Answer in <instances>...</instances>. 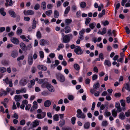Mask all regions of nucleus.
Masks as SVG:
<instances>
[{
	"label": "nucleus",
	"mask_w": 130,
	"mask_h": 130,
	"mask_svg": "<svg viewBox=\"0 0 130 130\" xmlns=\"http://www.w3.org/2000/svg\"><path fill=\"white\" fill-rule=\"evenodd\" d=\"M38 114L36 115V117L38 119H42L44 118L46 116V113L45 112H42L41 109L37 110Z\"/></svg>",
	"instance_id": "1"
},
{
	"label": "nucleus",
	"mask_w": 130,
	"mask_h": 130,
	"mask_svg": "<svg viewBox=\"0 0 130 130\" xmlns=\"http://www.w3.org/2000/svg\"><path fill=\"white\" fill-rule=\"evenodd\" d=\"M56 78L61 83L64 82L65 80L64 76L61 73H57L56 74Z\"/></svg>",
	"instance_id": "2"
},
{
	"label": "nucleus",
	"mask_w": 130,
	"mask_h": 130,
	"mask_svg": "<svg viewBox=\"0 0 130 130\" xmlns=\"http://www.w3.org/2000/svg\"><path fill=\"white\" fill-rule=\"evenodd\" d=\"M77 117L79 118L85 119L86 117V115L80 109H78L77 110Z\"/></svg>",
	"instance_id": "3"
},
{
	"label": "nucleus",
	"mask_w": 130,
	"mask_h": 130,
	"mask_svg": "<svg viewBox=\"0 0 130 130\" xmlns=\"http://www.w3.org/2000/svg\"><path fill=\"white\" fill-rule=\"evenodd\" d=\"M27 79L28 78L27 77H24L22 78L19 82V85L22 86H24L28 83Z\"/></svg>",
	"instance_id": "4"
},
{
	"label": "nucleus",
	"mask_w": 130,
	"mask_h": 130,
	"mask_svg": "<svg viewBox=\"0 0 130 130\" xmlns=\"http://www.w3.org/2000/svg\"><path fill=\"white\" fill-rule=\"evenodd\" d=\"M74 51L77 55H81L83 53L82 50L79 46H76L74 49Z\"/></svg>",
	"instance_id": "5"
},
{
	"label": "nucleus",
	"mask_w": 130,
	"mask_h": 130,
	"mask_svg": "<svg viewBox=\"0 0 130 130\" xmlns=\"http://www.w3.org/2000/svg\"><path fill=\"white\" fill-rule=\"evenodd\" d=\"M73 38V35L71 34L66 35L63 37V41H70Z\"/></svg>",
	"instance_id": "6"
},
{
	"label": "nucleus",
	"mask_w": 130,
	"mask_h": 130,
	"mask_svg": "<svg viewBox=\"0 0 130 130\" xmlns=\"http://www.w3.org/2000/svg\"><path fill=\"white\" fill-rule=\"evenodd\" d=\"M24 14L25 15H32L34 14V12L31 10H24L23 11Z\"/></svg>",
	"instance_id": "7"
},
{
	"label": "nucleus",
	"mask_w": 130,
	"mask_h": 130,
	"mask_svg": "<svg viewBox=\"0 0 130 130\" xmlns=\"http://www.w3.org/2000/svg\"><path fill=\"white\" fill-rule=\"evenodd\" d=\"M32 55L31 54H30L28 55V64L30 65H31L33 62V59L32 58Z\"/></svg>",
	"instance_id": "8"
},
{
	"label": "nucleus",
	"mask_w": 130,
	"mask_h": 130,
	"mask_svg": "<svg viewBox=\"0 0 130 130\" xmlns=\"http://www.w3.org/2000/svg\"><path fill=\"white\" fill-rule=\"evenodd\" d=\"M11 56L13 58L17 57L18 55V52L17 50H14L11 52Z\"/></svg>",
	"instance_id": "9"
},
{
	"label": "nucleus",
	"mask_w": 130,
	"mask_h": 130,
	"mask_svg": "<svg viewBox=\"0 0 130 130\" xmlns=\"http://www.w3.org/2000/svg\"><path fill=\"white\" fill-rule=\"evenodd\" d=\"M51 102L50 100H47L44 102V105L45 107H48L51 105Z\"/></svg>",
	"instance_id": "10"
},
{
	"label": "nucleus",
	"mask_w": 130,
	"mask_h": 130,
	"mask_svg": "<svg viewBox=\"0 0 130 130\" xmlns=\"http://www.w3.org/2000/svg\"><path fill=\"white\" fill-rule=\"evenodd\" d=\"M46 88L48 90L52 92H54V87L51 85L48 84L46 86Z\"/></svg>",
	"instance_id": "11"
},
{
	"label": "nucleus",
	"mask_w": 130,
	"mask_h": 130,
	"mask_svg": "<svg viewBox=\"0 0 130 130\" xmlns=\"http://www.w3.org/2000/svg\"><path fill=\"white\" fill-rule=\"evenodd\" d=\"M31 125H32V126L31 127V128L36 127L39 125L38 120H35L32 123V124H31Z\"/></svg>",
	"instance_id": "12"
},
{
	"label": "nucleus",
	"mask_w": 130,
	"mask_h": 130,
	"mask_svg": "<svg viewBox=\"0 0 130 130\" xmlns=\"http://www.w3.org/2000/svg\"><path fill=\"white\" fill-rule=\"evenodd\" d=\"M38 68L40 70L43 71H45L47 70V68L45 66L41 65L38 66Z\"/></svg>",
	"instance_id": "13"
},
{
	"label": "nucleus",
	"mask_w": 130,
	"mask_h": 130,
	"mask_svg": "<svg viewBox=\"0 0 130 130\" xmlns=\"http://www.w3.org/2000/svg\"><path fill=\"white\" fill-rule=\"evenodd\" d=\"M22 98V97L20 95H16L14 97V100L17 102L20 101Z\"/></svg>",
	"instance_id": "14"
},
{
	"label": "nucleus",
	"mask_w": 130,
	"mask_h": 130,
	"mask_svg": "<svg viewBox=\"0 0 130 130\" xmlns=\"http://www.w3.org/2000/svg\"><path fill=\"white\" fill-rule=\"evenodd\" d=\"M64 29L66 30L65 32L66 34H67L69 32H71L72 30L70 27L68 26L65 27Z\"/></svg>",
	"instance_id": "15"
},
{
	"label": "nucleus",
	"mask_w": 130,
	"mask_h": 130,
	"mask_svg": "<svg viewBox=\"0 0 130 130\" xmlns=\"http://www.w3.org/2000/svg\"><path fill=\"white\" fill-rule=\"evenodd\" d=\"M72 19H67L65 20V23L66 26H68L72 22Z\"/></svg>",
	"instance_id": "16"
},
{
	"label": "nucleus",
	"mask_w": 130,
	"mask_h": 130,
	"mask_svg": "<svg viewBox=\"0 0 130 130\" xmlns=\"http://www.w3.org/2000/svg\"><path fill=\"white\" fill-rule=\"evenodd\" d=\"M124 88L128 91L130 92V85L129 83H126L124 85Z\"/></svg>",
	"instance_id": "17"
},
{
	"label": "nucleus",
	"mask_w": 130,
	"mask_h": 130,
	"mask_svg": "<svg viewBox=\"0 0 130 130\" xmlns=\"http://www.w3.org/2000/svg\"><path fill=\"white\" fill-rule=\"evenodd\" d=\"M119 118L122 120L125 119V117L124 113L121 112L120 113L119 115Z\"/></svg>",
	"instance_id": "18"
},
{
	"label": "nucleus",
	"mask_w": 130,
	"mask_h": 130,
	"mask_svg": "<svg viewBox=\"0 0 130 130\" xmlns=\"http://www.w3.org/2000/svg\"><path fill=\"white\" fill-rule=\"evenodd\" d=\"M9 13L11 17L13 18L16 17V14L14 11L10 10L9 12Z\"/></svg>",
	"instance_id": "19"
},
{
	"label": "nucleus",
	"mask_w": 130,
	"mask_h": 130,
	"mask_svg": "<svg viewBox=\"0 0 130 130\" xmlns=\"http://www.w3.org/2000/svg\"><path fill=\"white\" fill-rule=\"evenodd\" d=\"M90 124L89 122H87L85 123L84 125V128L86 129H88L90 127Z\"/></svg>",
	"instance_id": "20"
},
{
	"label": "nucleus",
	"mask_w": 130,
	"mask_h": 130,
	"mask_svg": "<svg viewBox=\"0 0 130 130\" xmlns=\"http://www.w3.org/2000/svg\"><path fill=\"white\" fill-rule=\"evenodd\" d=\"M105 65H107L109 67H110L111 63L110 61L107 60H105L104 63Z\"/></svg>",
	"instance_id": "21"
},
{
	"label": "nucleus",
	"mask_w": 130,
	"mask_h": 130,
	"mask_svg": "<svg viewBox=\"0 0 130 130\" xmlns=\"http://www.w3.org/2000/svg\"><path fill=\"white\" fill-rule=\"evenodd\" d=\"M59 12L57 10L54 11V16L55 18H58L59 16Z\"/></svg>",
	"instance_id": "22"
},
{
	"label": "nucleus",
	"mask_w": 130,
	"mask_h": 130,
	"mask_svg": "<svg viewBox=\"0 0 130 130\" xmlns=\"http://www.w3.org/2000/svg\"><path fill=\"white\" fill-rule=\"evenodd\" d=\"M41 7L43 10H45L46 7V4L45 2L42 3L41 4Z\"/></svg>",
	"instance_id": "23"
},
{
	"label": "nucleus",
	"mask_w": 130,
	"mask_h": 130,
	"mask_svg": "<svg viewBox=\"0 0 130 130\" xmlns=\"http://www.w3.org/2000/svg\"><path fill=\"white\" fill-rule=\"evenodd\" d=\"M96 25V24L95 23H90L89 24V27L91 29H93L95 27Z\"/></svg>",
	"instance_id": "24"
},
{
	"label": "nucleus",
	"mask_w": 130,
	"mask_h": 130,
	"mask_svg": "<svg viewBox=\"0 0 130 130\" xmlns=\"http://www.w3.org/2000/svg\"><path fill=\"white\" fill-rule=\"evenodd\" d=\"M65 123V120L63 119H62L59 122V126L60 127H62L64 125Z\"/></svg>",
	"instance_id": "25"
},
{
	"label": "nucleus",
	"mask_w": 130,
	"mask_h": 130,
	"mask_svg": "<svg viewBox=\"0 0 130 130\" xmlns=\"http://www.w3.org/2000/svg\"><path fill=\"white\" fill-rule=\"evenodd\" d=\"M36 26V22L35 21V19L34 18L32 24V28L33 29H34L35 28Z\"/></svg>",
	"instance_id": "26"
},
{
	"label": "nucleus",
	"mask_w": 130,
	"mask_h": 130,
	"mask_svg": "<svg viewBox=\"0 0 130 130\" xmlns=\"http://www.w3.org/2000/svg\"><path fill=\"white\" fill-rule=\"evenodd\" d=\"M40 44L41 45H48L49 43V41H40Z\"/></svg>",
	"instance_id": "27"
},
{
	"label": "nucleus",
	"mask_w": 130,
	"mask_h": 130,
	"mask_svg": "<svg viewBox=\"0 0 130 130\" xmlns=\"http://www.w3.org/2000/svg\"><path fill=\"white\" fill-rule=\"evenodd\" d=\"M38 106V105H33L31 108L30 111L31 112H32L34 111L35 109L37 108Z\"/></svg>",
	"instance_id": "28"
},
{
	"label": "nucleus",
	"mask_w": 130,
	"mask_h": 130,
	"mask_svg": "<svg viewBox=\"0 0 130 130\" xmlns=\"http://www.w3.org/2000/svg\"><path fill=\"white\" fill-rule=\"evenodd\" d=\"M20 46L22 49L23 51H25L26 46L25 44L23 43H21L20 44Z\"/></svg>",
	"instance_id": "29"
},
{
	"label": "nucleus",
	"mask_w": 130,
	"mask_h": 130,
	"mask_svg": "<svg viewBox=\"0 0 130 130\" xmlns=\"http://www.w3.org/2000/svg\"><path fill=\"white\" fill-rule=\"evenodd\" d=\"M100 86V84L98 82L96 83L95 84H94L93 86V87L94 89H96L99 88Z\"/></svg>",
	"instance_id": "30"
},
{
	"label": "nucleus",
	"mask_w": 130,
	"mask_h": 130,
	"mask_svg": "<svg viewBox=\"0 0 130 130\" xmlns=\"http://www.w3.org/2000/svg\"><path fill=\"white\" fill-rule=\"evenodd\" d=\"M74 67L77 71L79 70L80 68L79 65L77 63H75L74 64Z\"/></svg>",
	"instance_id": "31"
},
{
	"label": "nucleus",
	"mask_w": 130,
	"mask_h": 130,
	"mask_svg": "<svg viewBox=\"0 0 130 130\" xmlns=\"http://www.w3.org/2000/svg\"><path fill=\"white\" fill-rule=\"evenodd\" d=\"M112 116L114 117H116L117 115V111L115 109H113L112 112Z\"/></svg>",
	"instance_id": "32"
},
{
	"label": "nucleus",
	"mask_w": 130,
	"mask_h": 130,
	"mask_svg": "<svg viewBox=\"0 0 130 130\" xmlns=\"http://www.w3.org/2000/svg\"><path fill=\"white\" fill-rule=\"evenodd\" d=\"M0 12L1 14L3 16H5L6 14V12L4 11V9L3 8H1L0 9Z\"/></svg>",
	"instance_id": "33"
},
{
	"label": "nucleus",
	"mask_w": 130,
	"mask_h": 130,
	"mask_svg": "<svg viewBox=\"0 0 130 130\" xmlns=\"http://www.w3.org/2000/svg\"><path fill=\"white\" fill-rule=\"evenodd\" d=\"M70 6H68L66 8L64 12V14H68L70 10Z\"/></svg>",
	"instance_id": "34"
},
{
	"label": "nucleus",
	"mask_w": 130,
	"mask_h": 130,
	"mask_svg": "<svg viewBox=\"0 0 130 130\" xmlns=\"http://www.w3.org/2000/svg\"><path fill=\"white\" fill-rule=\"evenodd\" d=\"M91 19L90 18L88 17L86 18V19L85 21V24L87 25H88L90 22L91 21Z\"/></svg>",
	"instance_id": "35"
},
{
	"label": "nucleus",
	"mask_w": 130,
	"mask_h": 130,
	"mask_svg": "<svg viewBox=\"0 0 130 130\" xmlns=\"http://www.w3.org/2000/svg\"><path fill=\"white\" fill-rule=\"evenodd\" d=\"M85 31V29L84 28L82 29L81 31L79 32L80 36H83L84 34Z\"/></svg>",
	"instance_id": "36"
},
{
	"label": "nucleus",
	"mask_w": 130,
	"mask_h": 130,
	"mask_svg": "<svg viewBox=\"0 0 130 130\" xmlns=\"http://www.w3.org/2000/svg\"><path fill=\"white\" fill-rule=\"evenodd\" d=\"M54 120L55 121H57L59 120V116L57 114H55L53 116Z\"/></svg>",
	"instance_id": "37"
},
{
	"label": "nucleus",
	"mask_w": 130,
	"mask_h": 130,
	"mask_svg": "<svg viewBox=\"0 0 130 130\" xmlns=\"http://www.w3.org/2000/svg\"><path fill=\"white\" fill-rule=\"evenodd\" d=\"M32 48V46L31 44H30L26 46L25 49V51H26L27 50H29Z\"/></svg>",
	"instance_id": "38"
},
{
	"label": "nucleus",
	"mask_w": 130,
	"mask_h": 130,
	"mask_svg": "<svg viewBox=\"0 0 130 130\" xmlns=\"http://www.w3.org/2000/svg\"><path fill=\"white\" fill-rule=\"evenodd\" d=\"M6 71V69L5 68L1 67H0V72L1 73H4Z\"/></svg>",
	"instance_id": "39"
},
{
	"label": "nucleus",
	"mask_w": 130,
	"mask_h": 130,
	"mask_svg": "<svg viewBox=\"0 0 130 130\" xmlns=\"http://www.w3.org/2000/svg\"><path fill=\"white\" fill-rule=\"evenodd\" d=\"M52 11L51 10H49L46 11L45 14L48 16H50L52 13Z\"/></svg>",
	"instance_id": "40"
},
{
	"label": "nucleus",
	"mask_w": 130,
	"mask_h": 130,
	"mask_svg": "<svg viewBox=\"0 0 130 130\" xmlns=\"http://www.w3.org/2000/svg\"><path fill=\"white\" fill-rule=\"evenodd\" d=\"M120 102L121 103V106L123 107H124L125 106V101L123 100H120Z\"/></svg>",
	"instance_id": "41"
},
{
	"label": "nucleus",
	"mask_w": 130,
	"mask_h": 130,
	"mask_svg": "<svg viewBox=\"0 0 130 130\" xmlns=\"http://www.w3.org/2000/svg\"><path fill=\"white\" fill-rule=\"evenodd\" d=\"M22 32V29H17V34L18 35H21Z\"/></svg>",
	"instance_id": "42"
},
{
	"label": "nucleus",
	"mask_w": 130,
	"mask_h": 130,
	"mask_svg": "<svg viewBox=\"0 0 130 130\" xmlns=\"http://www.w3.org/2000/svg\"><path fill=\"white\" fill-rule=\"evenodd\" d=\"M80 6L81 7L84 8L86 6V4L84 2H82L80 4Z\"/></svg>",
	"instance_id": "43"
},
{
	"label": "nucleus",
	"mask_w": 130,
	"mask_h": 130,
	"mask_svg": "<svg viewBox=\"0 0 130 130\" xmlns=\"http://www.w3.org/2000/svg\"><path fill=\"white\" fill-rule=\"evenodd\" d=\"M40 56L41 58H43L44 57V53L43 51H40L39 52Z\"/></svg>",
	"instance_id": "44"
},
{
	"label": "nucleus",
	"mask_w": 130,
	"mask_h": 130,
	"mask_svg": "<svg viewBox=\"0 0 130 130\" xmlns=\"http://www.w3.org/2000/svg\"><path fill=\"white\" fill-rule=\"evenodd\" d=\"M36 36L37 38H40L41 37V34L39 31H38L37 32L36 34Z\"/></svg>",
	"instance_id": "45"
},
{
	"label": "nucleus",
	"mask_w": 130,
	"mask_h": 130,
	"mask_svg": "<svg viewBox=\"0 0 130 130\" xmlns=\"http://www.w3.org/2000/svg\"><path fill=\"white\" fill-rule=\"evenodd\" d=\"M104 55L102 53H100L99 55V57L100 58L101 60L102 61L103 60L104 58L103 57Z\"/></svg>",
	"instance_id": "46"
},
{
	"label": "nucleus",
	"mask_w": 130,
	"mask_h": 130,
	"mask_svg": "<svg viewBox=\"0 0 130 130\" xmlns=\"http://www.w3.org/2000/svg\"><path fill=\"white\" fill-rule=\"evenodd\" d=\"M106 30L105 28H103L102 31H100V34L103 35L105 34L106 32Z\"/></svg>",
	"instance_id": "47"
},
{
	"label": "nucleus",
	"mask_w": 130,
	"mask_h": 130,
	"mask_svg": "<svg viewBox=\"0 0 130 130\" xmlns=\"http://www.w3.org/2000/svg\"><path fill=\"white\" fill-rule=\"evenodd\" d=\"M20 37L22 39L23 41H29L28 40L26 39L25 36L24 35H21L20 36Z\"/></svg>",
	"instance_id": "48"
},
{
	"label": "nucleus",
	"mask_w": 130,
	"mask_h": 130,
	"mask_svg": "<svg viewBox=\"0 0 130 130\" xmlns=\"http://www.w3.org/2000/svg\"><path fill=\"white\" fill-rule=\"evenodd\" d=\"M40 7L39 5L38 4H36L34 7V9L35 10H38L39 9Z\"/></svg>",
	"instance_id": "49"
},
{
	"label": "nucleus",
	"mask_w": 130,
	"mask_h": 130,
	"mask_svg": "<svg viewBox=\"0 0 130 130\" xmlns=\"http://www.w3.org/2000/svg\"><path fill=\"white\" fill-rule=\"evenodd\" d=\"M107 34L109 36H112V33H111V30L110 29H109L107 31Z\"/></svg>",
	"instance_id": "50"
},
{
	"label": "nucleus",
	"mask_w": 130,
	"mask_h": 130,
	"mask_svg": "<svg viewBox=\"0 0 130 130\" xmlns=\"http://www.w3.org/2000/svg\"><path fill=\"white\" fill-rule=\"evenodd\" d=\"M31 106V105L30 104H29L26 105V106L25 108L26 110H29Z\"/></svg>",
	"instance_id": "51"
},
{
	"label": "nucleus",
	"mask_w": 130,
	"mask_h": 130,
	"mask_svg": "<svg viewBox=\"0 0 130 130\" xmlns=\"http://www.w3.org/2000/svg\"><path fill=\"white\" fill-rule=\"evenodd\" d=\"M76 120V118L75 117H73L71 118V120L72 122V123L73 124H74L75 123V121Z\"/></svg>",
	"instance_id": "52"
},
{
	"label": "nucleus",
	"mask_w": 130,
	"mask_h": 130,
	"mask_svg": "<svg viewBox=\"0 0 130 130\" xmlns=\"http://www.w3.org/2000/svg\"><path fill=\"white\" fill-rule=\"evenodd\" d=\"M123 59H124L123 58L121 57L119 59H118L117 60V61L118 62H120L121 63H122L123 62Z\"/></svg>",
	"instance_id": "53"
},
{
	"label": "nucleus",
	"mask_w": 130,
	"mask_h": 130,
	"mask_svg": "<svg viewBox=\"0 0 130 130\" xmlns=\"http://www.w3.org/2000/svg\"><path fill=\"white\" fill-rule=\"evenodd\" d=\"M126 31L128 34H129L130 32V30L128 26H126L125 28Z\"/></svg>",
	"instance_id": "54"
},
{
	"label": "nucleus",
	"mask_w": 130,
	"mask_h": 130,
	"mask_svg": "<svg viewBox=\"0 0 130 130\" xmlns=\"http://www.w3.org/2000/svg\"><path fill=\"white\" fill-rule=\"evenodd\" d=\"M44 96L47 95L48 94V93L46 91H43L41 93Z\"/></svg>",
	"instance_id": "55"
},
{
	"label": "nucleus",
	"mask_w": 130,
	"mask_h": 130,
	"mask_svg": "<svg viewBox=\"0 0 130 130\" xmlns=\"http://www.w3.org/2000/svg\"><path fill=\"white\" fill-rule=\"evenodd\" d=\"M25 123V121L24 120H21L20 122V124L22 125H24Z\"/></svg>",
	"instance_id": "56"
},
{
	"label": "nucleus",
	"mask_w": 130,
	"mask_h": 130,
	"mask_svg": "<svg viewBox=\"0 0 130 130\" xmlns=\"http://www.w3.org/2000/svg\"><path fill=\"white\" fill-rule=\"evenodd\" d=\"M98 78V75L96 74H94L92 77V79L93 80L96 79Z\"/></svg>",
	"instance_id": "57"
},
{
	"label": "nucleus",
	"mask_w": 130,
	"mask_h": 130,
	"mask_svg": "<svg viewBox=\"0 0 130 130\" xmlns=\"http://www.w3.org/2000/svg\"><path fill=\"white\" fill-rule=\"evenodd\" d=\"M108 124L107 121H103L102 122V125L104 126H106Z\"/></svg>",
	"instance_id": "58"
},
{
	"label": "nucleus",
	"mask_w": 130,
	"mask_h": 130,
	"mask_svg": "<svg viewBox=\"0 0 130 130\" xmlns=\"http://www.w3.org/2000/svg\"><path fill=\"white\" fill-rule=\"evenodd\" d=\"M7 93L6 91L5 90H3L2 91V93L0 94V96H2L3 94H4L5 95H7Z\"/></svg>",
	"instance_id": "59"
},
{
	"label": "nucleus",
	"mask_w": 130,
	"mask_h": 130,
	"mask_svg": "<svg viewBox=\"0 0 130 130\" xmlns=\"http://www.w3.org/2000/svg\"><path fill=\"white\" fill-rule=\"evenodd\" d=\"M24 58V56L23 55H22L19 57L17 59V60L18 61H20V60H22Z\"/></svg>",
	"instance_id": "60"
},
{
	"label": "nucleus",
	"mask_w": 130,
	"mask_h": 130,
	"mask_svg": "<svg viewBox=\"0 0 130 130\" xmlns=\"http://www.w3.org/2000/svg\"><path fill=\"white\" fill-rule=\"evenodd\" d=\"M47 79L46 78H44L42 79V83L47 84Z\"/></svg>",
	"instance_id": "61"
},
{
	"label": "nucleus",
	"mask_w": 130,
	"mask_h": 130,
	"mask_svg": "<svg viewBox=\"0 0 130 130\" xmlns=\"http://www.w3.org/2000/svg\"><path fill=\"white\" fill-rule=\"evenodd\" d=\"M119 119H117L116 121V123H117V126L118 127H119L120 125V123L119 121Z\"/></svg>",
	"instance_id": "62"
},
{
	"label": "nucleus",
	"mask_w": 130,
	"mask_h": 130,
	"mask_svg": "<svg viewBox=\"0 0 130 130\" xmlns=\"http://www.w3.org/2000/svg\"><path fill=\"white\" fill-rule=\"evenodd\" d=\"M125 127V129L127 130H128L130 128V125L129 124H127V125H124Z\"/></svg>",
	"instance_id": "63"
},
{
	"label": "nucleus",
	"mask_w": 130,
	"mask_h": 130,
	"mask_svg": "<svg viewBox=\"0 0 130 130\" xmlns=\"http://www.w3.org/2000/svg\"><path fill=\"white\" fill-rule=\"evenodd\" d=\"M63 130H72V128L70 127H67L62 128Z\"/></svg>",
	"instance_id": "64"
}]
</instances>
